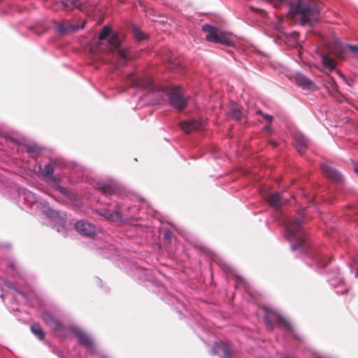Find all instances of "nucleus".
<instances>
[{"label":"nucleus","instance_id":"nucleus-29","mask_svg":"<svg viewBox=\"0 0 358 358\" xmlns=\"http://www.w3.org/2000/svg\"><path fill=\"white\" fill-rule=\"evenodd\" d=\"M26 150L27 152L33 154H38L41 152V148L35 144L27 145Z\"/></svg>","mask_w":358,"mask_h":358},{"label":"nucleus","instance_id":"nucleus-33","mask_svg":"<svg viewBox=\"0 0 358 358\" xmlns=\"http://www.w3.org/2000/svg\"><path fill=\"white\" fill-rule=\"evenodd\" d=\"M117 54L119 55V57L123 59H126V57H127V53H126V51L124 50H122V49H118L117 50Z\"/></svg>","mask_w":358,"mask_h":358},{"label":"nucleus","instance_id":"nucleus-8","mask_svg":"<svg viewBox=\"0 0 358 358\" xmlns=\"http://www.w3.org/2000/svg\"><path fill=\"white\" fill-rule=\"evenodd\" d=\"M42 318L45 324L55 332H61L64 334L66 331V327L50 313L44 312L42 314Z\"/></svg>","mask_w":358,"mask_h":358},{"label":"nucleus","instance_id":"nucleus-1","mask_svg":"<svg viewBox=\"0 0 358 358\" xmlns=\"http://www.w3.org/2000/svg\"><path fill=\"white\" fill-rule=\"evenodd\" d=\"M322 10V5L318 0H297L290 4L286 17L294 20L299 16L302 26H313L319 21Z\"/></svg>","mask_w":358,"mask_h":358},{"label":"nucleus","instance_id":"nucleus-6","mask_svg":"<svg viewBox=\"0 0 358 358\" xmlns=\"http://www.w3.org/2000/svg\"><path fill=\"white\" fill-rule=\"evenodd\" d=\"M328 55H334L338 59H345L346 44L338 39L331 41L327 45Z\"/></svg>","mask_w":358,"mask_h":358},{"label":"nucleus","instance_id":"nucleus-22","mask_svg":"<svg viewBox=\"0 0 358 358\" xmlns=\"http://www.w3.org/2000/svg\"><path fill=\"white\" fill-rule=\"evenodd\" d=\"M301 224V219H296L287 222V230L290 236H294L300 230Z\"/></svg>","mask_w":358,"mask_h":358},{"label":"nucleus","instance_id":"nucleus-26","mask_svg":"<svg viewBox=\"0 0 358 358\" xmlns=\"http://www.w3.org/2000/svg\"><path fill=\"white\" fill-rule=\"evenodd\" d=\"M220 347L221 348V352L223 353V358H234V350L229 345L226 343L221 342Z\"/></svg>","mask_w":358,"mask_h":358},{"label":"nucleus","instance_id":"nucleus-9","mask_svg":"<svg viewBox=\"0 0 358 358\" xmlns=\"http://www.w3.org/2000/svg\"><path fill=\"white\" fill-rule=\"evenodd\" d=\"M75 229L80 234L88 237H93L96 233V227L83 220H78L76 222Z\"/></svg>","mask_w":358,"mask_h":358},{"label":"nucleus","instance_id":"nucleus-4","mask_svg":"<svg viewBox=\"0 0 358 358\" xmlns=\"http://www.w3.org/2000/svg\"><path fill=\"white\" fill-rule=\"evenodd\" d=\"M99 39L100 41L107 40L108 44L110 45L109 50L112 51L113 49H117L120 45V41L118 34L115 32H112L111 29L108 26H104L99 35Z\"/></svg>","mask_w":358,"mask_h":358},{"label":"nucleus","instance_id":"nucleus-36","mask_svg":"<svg viewBox=\"0 0 358 358\" xmlns=\"http://www.w3.org/2000/svg\"><path fill=\"white\" fill-rule=\"evenodd\" d=\"M250 8L252 10H254L257 11V12H263L264 11L262 9H260V8H255L253 7H250Z\"/></svg>","mask_w":358,"mask_h":358},{"label":"nucleus","instance_id":"nucleus-11","mask_svg":"<svg viewBox=\"0 0 358 358\" xmlns=\"http://www.w3.org/2000/svg\"><path fill=\"white\" fill-rule=\"evenodd\" d=\"M96 188L105 195H111L118 190V187L115 182H101L96 185Z\"/></svg>","mask_w":358,"mask_h":358},{"label":"nucleus","instance_id":"nucleus-40","mask_svg":"<svg viewBox=\"0 0 358 358\" xmlns=\"http://www.w3.org/2000/svg\"><path fill=\"white\" fill-rule=\"evenodd\" d=\"M284 358H289V357H284Z\"/></svg>","mask_w":358,"mask_h":358},{"label":"nucleus","instance_id":"nucleus-32","mask_svg":"<svg viewBox=\"0 0 358 358\" xmlns=\"http://www.w3.org/2000/svg\"><path fill=\"white\" fill-rule=\"evenodd\" d=\"M306 241L303 238H300L298 241V243L296 245L292 246V250H294L303 248V246L306 245Z\"/></svg>","mask_w":358,"mask_h":358},{"label":"nucleus","instance_id":"nucleus-39","mask_svg":"<svg viewBox=\"0 0 358 358\" xmlns=\"http://www.w3.org/2000/svg\"><path fill=\"white\" fill-rule=\"evenodd\" d=\"M356 277H358V270L357 271V273H356Z\"/></svg>","mask_w":358,"mask_h":358},{"label":"nucleus","instance_id":"nucleus-38","mask_svg":"<svg viewBox=\"0 0 358 358\" xmlns=\"http://www.w3.org/2000/svg\"><path fill=\"white\" fill-rule=\"evenodd\" d=\"M335 94H336L337 95H339V91L338 90H336V91H334Z\"/></svg>","mask_w":358,"mask_h":358},{"label":"nucleus","instance_id":"nucleus-18","mask_svg":"<svg viewBox=\"0 0 358 358\" xmlns=\"http://www.w3.org/2000/svg\"><path fill=\"white\" fill-rule=\"evenodd\" d=\"M164 62L166 64L167 69L174 70L181 68L182 62L180 59H176L172 54L165 55L163 58Z\"/></svg>","mask_w":358,"mask_h":358},{"label":"nucleus","instance_id":"nucleus-27","mask_svg":"<svg viewBox=\"0 0 358 358\" xmlns=\"http://www.w3.org/2000/svg\"><path fill=\"white\" fill-rule=\"evenodd\" d=\"M31 332L41 341L45 338V334L38 324H34L31 327Z\"/></svg>","mask_w":358,"mask_h":358},{"label":"nucleus","instance_id":"nucleus-34","mask_svg":"<svg viewBox=\"0 0 358 358\" xmlns=\"http://www.w3.org/2000/svg\"><path fill=\"white\" fill-rule=\"evenodd\" d=\"M161 90H182V87L179 85H175V86H172L169 88H162Z\"/></svg>","mask_w":358,"mask_h":358},{"label":"nucleus","instance_id":"nucleus-21","mask_svg":"<svg viewBox=\"0 0 358 358\" xmlns=\"http://www.w3.org/2000/svg\"><path fill=\"white\" fill-rule=\"evenodd\" d=\"M294 142L298 152L302 155L308 146V139L302 134H297L294 137Z\"/></svg>","mask_w":358,"mask_h":358},{"label":"nucleus","instance_id":"nucleus-7","mask_svg":"<svg viewBox=\"0 0 358 358\" xmlns=\"http://www.w3.org/2000/svg\"><path fill=\"white\" fill-rule=\"evenodd\" d=\"M267 329H273V322L276 321L285 326L287 329L292 330V324L282 315L272 312H267L264 318Z\"/></svg>","mask_w":358,"mask_h":358},{"label":"nucleus","instance_id":"nucleus-31","mask_svg":"<svg viewBox=\"0 0 358 358\" xmlns=\"http://www.w3.org/2000/svg\"><path fill=\"white\" fill-rule=\"evenodd\" d=\"M220 345H221V342L216 343L213 345V347L212 348V349L210 350V354L212 355H216L220 352H221V348L220 347Z\"/></svg>","mask_w":358,"mask_h":358},{"label":"nucleus","instance_id":"nucleus-12","mask_svg":"<svg viewBox=\"0 0 358 358\" xmlns=\"http://www.w3.org/2000/svg\"><path fill=\"white\" fill-rule=\"evenodd\" d=\"M76 336L78 338L79 343L80 345L85 346V348L92 350L94 348V343L91 338L82 331L80 329H76L75 331Z\"/></svg>","mask_w":358,"mask_h":358},{"label":"nucleus","instance_id":"nucleus-23","mask_svg":"<svg viewBox=\"0 0 358 358\" xmlns=\"http://www.w3.org/2000/svg\"><path fill=\"white\" fill-rule=\"evenodd\" d=\"M215 43H220L222 45H225L227 46H232L233 42L229 38V37L222 31H220L217 38L215 41Z\"/></svg>","mask_w":358,"mask_h":358},{"label":"nucleus","instance_id":"nucleus-35","mask_svg":"<svg viewBox=\"0 0 358 358\" xmlns=\"http://www.w3.org/2000/svg\"><path fill=\"white\" fill-rule=\"evenodd\" d=\"M264 117V119L268 122H271L272 120H273V117L271 115H262Z\"/></svg>","mask_w":358,"mask_h":358},{"label":"nucleus","instance_id":"nucleus-17","mask_svg":"<svg viewBox=\"0 0 358 358\" xmlns=\"http://www.w3.org/2000/svg\"><path fill=\"white\" fill-rule=\"evenodd\" d=\"M98 214L105 217L106 220L113 222L119 221L122 219L121 213H119L117 210L110 211L108 209H101L98 210Z\"/></svg>","mask_w":358,"mask_h":358},{"label":"nucleus","instance_id":"nucleus-2","mask_svg":"<svg viewBox=\"0 0 358 358\" xmlns=\"http://www.w3.org/2000/svg\"><path fill=\"white\" fill-rule=\"evenodd\" d=\"M55 3L58 8L66 11L76 8L82 12L89 13L94 10V6L87 0H55Z\"/></svg>","mask_w":358,"mask_h":358},{"label":"nucleus","instance_id":"nucleus-10","mask_svg":"<svg viewBox=\"0 0 358 358\" xmlns=\"http://www.w3.org/2000/svg\"><path fill=\"white\" fill-rule=\"evenodd\" d=\"M323 174L335 182H339L342 180V176L334 168L331 166L330 162H324L320 165Z\"/></svg>","mask_w":358,"mask_h":358},{"label":"nucleus","instance_id":"nucleus-5","mask_svg":"<svg viewBox=\"0 0 358 358\" xmlns=\"http://www.w3.org/2000/svg\"><path fill=\"white\" fill-rule=\"evenodd\" d=\"M169 103L171 106L181 111L184 110L188 103L189 97L185 96L182 91H168Z\"/></svg>","mask_w":358,"mask_h":358},{"label":"nucleus","instance_id":"nucleus-37","mask_svg":"<svg viewBox=\"0 0 358 358\" xmlns=\"http://www.w3.org/2000/svg\"><path fill=\"white\" fill-rule=\"evenodd\" d=\"M355 171L358 174V164L355 166Z\"/></svg>","mask_w":358,"mask_h":358},{"label":"nucleus","instance_id":"nucleus-16","mask_svg":"<svg viewBox=\"0 0 358 358\" xmlns=\"http://www.w3.org/2000/svg\"><path fill=\"white\" fill-rule=\"evenodd\" d=\"M294 81L296 83V85L300 87L309 90L315 88L314 83L302 74H296L294 76Z\"/></svg>","mask_w":358,"mask_h":358},{"label":"nucleus","instance_id":"nucleus-14","mask_svg":"<svg viewBox=\"0 0 358 358\" xmlns=\"http://www.w3.org/2000/svg\"><path fill=\"white\" fill-rule=\"evenodd\" d=\"M202 30L206 33V39L212 43H215L217 36L220 30L210 24H205L202 27Z\"/></svg>","mask_w":358,"mask_h":358},{"label":"nucleus","instance_id":"nucleus-20","mask_svg":"<svg viewBox=\"0 0 358 358\" xmlns=\"http://www.w3.org/2000/svg\"><path fill=\"white\" fill-rule=\"evenodd\" d=\"M266 201L271 207L278 210L282 205L283 201L280 195L278 193H272L266 197Z\"/></svg>","mask_w":358,"mask_h":358},{"label":"nucleus","instance_id":"nucleus-24","mask_svg":"<svg viewBox=\"0 0 358 358\" xmlns=\"http://www.w3.org/2000/svg\"><path fill=\"white\" fill-rule=\"evenodd\" d=\"M322 64L325 68H327L330 70H333L336 68V61L331 58L329 55H322Z\"/></svg>","mask_w":358,"mask_h":358},{"label":"nucleus","instance_id":"nucleus-28","mask_svg":"<svg viewBox=\"0 0 358 358\" xmlns=\"http://www.w3.org/2000/svg\"><path fill=\"white\" fill-rule=\"evenodd\" d=\"M348 55L353 57L358 56V45L346 44V57Z\"/></svg>","mask_w":358,"mask_h":358},{"label":"nucleus","instance_id":"nucleus-25","mask_svg":"<svg viewBox=\"0 0 358 358\" xmlns=\"http://www.w3.org/2000/svg\"><path fill=\"white\" fill-rule=\"evenodd\" d=\"M54 166L52 164H46L42 170V174L45 178L51 179L52 181L56 182V178L53 176Z\"/></svg>","mask_w":358,"mask_h":358},{"label":"nucleus","instance_id":"nucleus-30","mask_svg":"<svg viewBox=\"0 0 358 358\" xmlns=\"http://www.w3.org/2000/svg\"><path fill=\"white\" fill-rule=\"evenodd\" d=\"M134 36L135 38L138 41H143L146 38V35L141 29L138 28L134 29Z\"/></svg>","mask_w":358,"mask_h":358},{"label":"nucleus","instance_id":"nucleus-3","mask_svg":"<svg viewBox=\"0 0 358 358\" xmlns=\"http://www.w3.org/2000/svg\"><path fill=\"white\" fill-rule=\"evenodd\" d=\"M125 84L128 87H138L141 90H153L152 80L148 78H140L136 74L129 75Z\"/></svg>","mask_w":358,"mask_h":358},{"label":"nucleus","instance_id":"nucleus-19","mask_svg":"<svg viewBox=\"0 0 358 358\" xmlns=\"http://www.w3.org/2000/svg\"><path fill=\"white\" fill-rule=\"evenodd\" d=\"M230 115L236 121L242 122L245 116V111L235 103L231 105Z\"/></svg>","mask_w":358,"mask_h":358},{"label":"nucleus","instance_id":"nucleus-13","mask_svg":"<svg viewBox=\"0 0 358 358\" xmlns=\"http://www.w3.org/2000/svg\"><path fill=\"white\" fill-rule=\"evenodd\" d=\"M202 124L196 120L184 121L180 123V128L186 134L201 129Z\"/></svg>","mask_w":358,"mask_h":358},{"label":"nucleus","instance_id":"nucleus-15","mask_svg":"<svg viewBox=\"0 0 358 358\" xmlns=\"http://www.w3.org/2000/svg\"><path fill=\"white\" fill-rule=\"evenodd\" d=\"M79 29L78 25H71L69 24V23L66 21H63L59 23H57L55 29L56 31L62 35H64Z\"/></svg>","mask_w":358,"mask_h":358}]
</instances>
